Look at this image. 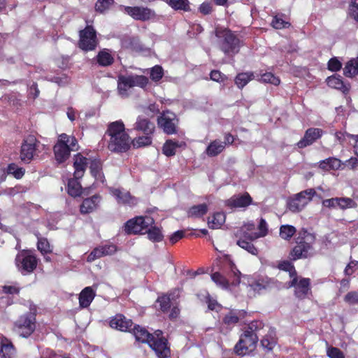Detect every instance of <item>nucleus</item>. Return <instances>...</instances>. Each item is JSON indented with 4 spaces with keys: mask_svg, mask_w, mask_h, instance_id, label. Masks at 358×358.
<instances>
[{
    "mask_svg": "<svg viewBox=\"0 0 358 358\" xmlns=\"http://www.w3.org/2000/svg\"><path fill=\"white\" fill-rule=\"evenodd\" d=\"M106 134L110 136L108 148L114 152H125L131 147V138L124 123L119 120L108 124Z\"/></svg>",
    "mask_w": 358,
    "mask_h": 358,
    "instance_id": "nucleus-1",
    "label": "nucleus"
},
{
    "mask_svg": "<svg viewBox=\"0 0 358 358\" xmlns=\"http://www.w3.org/2000/svg\"><path fill=\"white\" fill-rule=\"evenodd\" d=\"M215 35L219 39L220 49L225 55L233 57L239 52L241 41L232 31L217 26Z\"/></svg>",
    "mask_w": 358,
    "mask_h": 358,
    "instance_id": "nucleus-2",
    "label": "nucleus"
},
{
    "mask_svg": "<svg viewBox=\"0 0 358 358\" xmlns=\"http://www.w3.org/2000/svg\"><path fill=\"white\" fill-rule=\"evenodd\" d=\"M315 241V236L306 229L299 232L296 238V245L292 249L291 256L292 259L296 260L301 258L312 257L315 253L313 244Z\"/></svg>",
    "mask_w": 358,
    "mask_h": 358,
    "instance_id": "nucleus-3",
    "label": "nucleus"
},
{
    "mask_svg": "<svg viewBox=\"0 0 358 358\" xmlns=\"http://www.w3.org/2000/svg\"><path fill=\"white\" fill-rule=\"evenodd\" d=\"M227 276L220 272H215L211 274L212 280L222 289H228L229 285L236 286L241 282V272L236 266L231 261H229L226 264L224 271Z\"/></svg>",
    "mask_w": 358,
    "mask_h": 358,
    "instance_id": "nucleus-4",
    "label": "nucleus"
},
{
    "mask_svg": "<svg viewBox=\"0 0 358 358\" xmlns=\"http://www.w3.org/2000/svg\"><path fill=\"white\" fill-rule=\"evenodd\" d=\"M78 148V141L74 136L62 134L54 146L56 160L59 163L64 162L69 158L71 151L77 150Z\"/></svg>",
    "mask_w": 358,
    "mask_h": 358,
    "instance_id": "nucleus-5",
    "label": "nucleus"
},
{
    "mask_svg": "<svg viewBox=\"0 0 358 358\" xmlns=\"http://www.w3.org/2000/svg\"><path fill=\"white\" fill-rule=\"evenodd\" d=\"M148 83V79L145 76L138 75H119L117 76V90L122 96L127 95L129 89L137 86L145 87Z\"/></svg>",
    "mask_w": 358,
    "mask_h": 358,
    "instance_id": "nucleus-6",
    "label": "nucleus"
},
{
    "mask_svg": "<svg viewBox=\"0 0 358 358\" xmlns=\"http://www.w3.org/2000/svg\"><path fill=\"white\" fill-rule=\"evenodd\" d=\"M37 259L30 250H22L15 257V264L22 275L31 273L37 266Z\"/></svg>",
    "mask_w": 358,
    "mask_h": 358,
    "instance_id": "nucleus-7",
    "label": "nucleus"
},
{
    "mask_svg": "<svg viewBox=\"0 0 358 358\" xmlns=\"http://www.w3.org/2000/svg\"><path fill=\"white\" fill-rule=\"evenodd\" d=\"M154 224V219L150 216L136 217L127 222L125 224V231L127 234H144L148 227L153 225Z\"/></svg>",
    "mask_w": 358,
    "mask_h": 358,
    "instance_id": "nucleus-8",
    "label": "nucleus"
},
{
    "mask_svg": "<svg viewBox=\"0 0 358 358\" xmlns=\"http://www.w3.org/2000/svg\"><path fill=\"white\" fill-rule=\"evenodd\" d=\"M315 193V190L310 188L296 194L287 203L289 210L293 213L301 211L312 200Z\"/></svg>",
    "mask_w": 358,
    "mask_h": 358,
    "instance_id": "nucleus-9",
    "label": "nucleus"
},
{
    "mask_svg": "<svg viewBox=\"0 0 358 358\" xmlns=\"http://www.w3.org/2000/svg\"><path fill=\"white\" fill-rule=\"evenodd\" d=\"M258 340V335L250 334L249 331H244L239 341L235 345L236 353L238 355H245L248 352L253 351L256 348Z\"/></svg>",
    "mask_w": 358,
    "mask_h": 358,
    "instance_id": "nucleus-10",
    "label": "nucleus"
},
{
    "mask_svg": "<svg viewBox=\"0 0 358 358\" xmlns=\"http://www.w3.org/2000/svg\"><path fill=\"white\" fill-rule=\"evenodd\" d=\"M36 329V318L33 315H22L15 322V330L22 337L28 338Z\"/></svg>",
    "mask_w": 358,
    "mask_h": 358,
    "instance_id": "nucleus-11",
    "label": "nucleus"
},
{
    "mask_svg": "<svg viewBox=\"0 0 358 358\" xmlns=\"http://www.w3.org/2000/svg\"><path fill=\"white\" fill-rule=\"evenodd\" d=\"M79 36V47L83 50H93L98 45L96 31L92 26H87L80 31Z\"/></svg>",
    "mask_w": 358,
    "mask_h": 358,
    "instance_id": "nucleus-12",
    "label": "nucleus"
},
{
    "mask_svg": "<svg viewBox=\"0 0 358 358\" xmlns=\"http://www.w3.org/2000/svg\"><path fill=\"white\" fill-rule=\"evenodd\" d=\"M39 141L34 136H28L22 143L20 159L24 163H29L34 158Z\"/></svg>",
    "mask_w": 358,
    "mask_h": 358,
    "instance_id": "nucleus-13",
    "label": "nucleus"
},
{
    "mask_svg": "<svg viewBox=\"0 0 358 358\" xmlns=\"http://www.w3.org/2000/svg\"><path fill=\"white\" fill-rule=\"evenodd\" d=\"M178 120L175 113L166 111L157 118V124L166 134H173L177 132Z\"/></svg>",
    "mask_w": 358,
    "mask_h": 358,
    "instance_id": "nucleus-14",
    "label": "nucleus"
},
{
    "mask_svg": "<svg viewBox=\"0 0 358 358\" xmlns=\"http://www.w3.org/2000/svg\"><path fill=\"white\" fill-rule=\"evenodd\" d=\"M289 285L294 287V295L299 299H304L311 292L310 278L295 276Z\"/></svg>",
    "mask_w": 358,
    "mask_h": 358,
    "instance_id": "nucleus-15",
    "label": "nucleus"
},
{
    "mask_svg": "<svg viewBox=\"0 0 358 358\" xmlns=\"http://www.w3.org/2000/svg\"><path fill=\"white\" fill-rule=\"evenodd\" d=\"M124 12L136 20L146 21L155 16L151 9L142 6H124Z\"/></svg>",
    "mask_w": 358,
    "mask_h": 358,
    "instance_id": "nucleus-16",
    "label": "nucleus"
},
{
    "mask_svg": "<svg viewBox=\"0 0 358 358\" xmlns=\"http://www.w3.org/2000/svg\"><path fill=\"white\" fill-rule=\"evenodd\" d=\"M258 238V236L255 233H245L243 236H240L237 240V245L244 249L249 253L257 255L258 250L253 245L252 242Z\"/></svg>",
    "mask_w": 358,
    "mask_h": 358,
    "instance_id": "nucleus-17",
    "label": "nucleus"
},
{
    "mask_svg": "<svg viewBox=\"0 0 358 358\" xmlns=\"http://www.w3.org/2000/svg\"><path fill=\"white\" fill-rule=\"evenodd\" d=\"M323 134V131L319 128L308 129L303 137L297 143L299 148H304L312 145L315 141L319 139Z\"/></svg>",
    "mask_w": 358,
    "mask_h": 358,
    "instance_id": "nucleus-18",
    "label": "nucleus"
},
{
    "mask_svg": "<svg viewBox=\"0 0 358 358\" xmlns=\"http://www.w3.org/2000/svg\"><path fill=\"white\" fill-rule=\"evenodd\" d=\"M149 345L155 352L159 358H166L170 354V350L167 346V341L164 338H156L154 336Z\"/></svg>",
    "mask_w": 358,
    "mask_h": 358,
    "instance_id": "nucleus-19",
    "label": "nucleus"
},
{
    "mask_svg": "<svg viewBox=\"0 0 358 358\" xmlns=\"http://www.w3.org/2000/svg\"><path fill=\"white\" fill-rule=\"evenodd\" d=\"M133 322L127 319L122 314H117L110 321V326L121 331H131L133 327Z\"/></svg>",
    "mask_w": 358,
    "mask_h": 358,
    "instance_id": "nucleus-20",
    "label": "nucleus"
},
{
    "mask_svg": "<svg viewBox=\"0 0 358 358\" xmlns=\"http://www.w3.org/2000/svg\"><path fill=\"white\" fill-rule=\"evenodd\" d=\"M112 194L116 198L119 203L134 206L137 203L136 198L131 196L130 193L125 189H113Z\"/></svg>",
    "mask_w": 358,
    "mask_h": 358,
    "instance_id": "nucleus-21",
    "label": "nucleus"
},
{
    "mask_svg": "<svg viewBox=\"0 0 358 358\" xmlns=\"http://www.w3.org/2000/svg\"><path fill=\"white\" fill-rule=\"evenodd\" d=\"M134 129L142 131L145 135H152L155 131V126L153 122L148 118L138 117L134 124Z\"/></svg>",
    "mask_w": 358,
    "mask_h": 358,
    "instance_id": "nucleus-22",
    "label": "nucleus"
},
{
    "mask_svg": "<svg viewBox=\"0 0 358 358\" xmlns=\"http://www.w3.org/2000/svg\"><path fill=\"white\" fill-rule=\"evenodd\" d=\"M87 164V158L83 157L80 154L75 155L73 163L75 171L73 176L76 179H80L83 176Z\"/></svg>",
    "mask_w": 358,
    "mask_h": 358,
    "instance_id": "nucleus-23",
    "label": "nucleus"
},
{
    "mask_svg": "<svg viewBox=\"0 0 358 358\" xmlns=\"http://www.w3.org/2000/svg\"><path fill=\"white\" fill-rule=\"evenodd\" d=\"M252 198L248 194L241 196H234L226 201V205L231 208H242L248 206L250 204Z\"/></svg>",
    "mask_w": 358,
    "mask_h": 358,
    "instance_id": "nucleus-24",
    "label": "nucleus"
},
{
    "mask_svg": "<svg viewBox=\"0 0 358 358\" xmlns=\"http://www.w3.org/2000/svg\"><path fill=\"white\" fill-rule=\"evenodd\" d=\"M99 202L100 196L97 195L84 199L80 207V213L82 214H89L93 212L97 208Z\"/></svg>",
    "mask_w": 358,
    "mask_h": 358,
    "instance_id": "nucleus-25",
    "label": "nucleus"
},
{
    "mask_svg": "<svg viewBox=\"0 0 358 358\" xmlns=\"http://www.w3.org/2000/svg\"><path fill=\"white\" fill-rule=\"evenodd\" d=\"M244 310H233L229 311L223 317V323L227 327H231L237 324L240 319L243 318L245 315Z\"/></svg>",
    "mask_w": 358,
    "mask_h": 358,
    "instance_id": "nucleus-26",
    "label": "nucleus"
},
{
    "mask_svg": "<svg viewBox=\"0 0 358 358\" xmlns=\"http://www.w3.org/2000/svg\"><path fill=\"white\" fill-rule=\"evenodd\" d=\"M136 340L141 343H150L153 339L154 335L149 333L145 329L140 326H134L131 329Z\"/></svg>",
    "mask_w": 358,
    "mask_h": 358,
    "instance_id": "nucleus-27",
    "label": "nucleus"
},
{
    "mask_svg": "<svg viewBox=\"0 0 358 358\" xmlns=\"http://www.w3.org/2000/svg\"><path fill=\"white\" fill-rule=\"evenodd\" d=\"M327 83L330 87L341 90L344 94L348 93L350 90L349 85L345 84L339 76L334 75L328 77Z\"/></svg>",
    "mask_w": 358,
    "mask_h": 358,
    "instance_id": "nucleus-28",
    "label": "nucleus"
},
{
    "mask_svg": "<svg viewBox=\"0 0 358 358\" xmlns=\"http://www.w3.org/2000/svg\"><path fill=\"white\" fill-rule=\"evenodd\" d=\"M90 169L92 175L96 181L104 182L105 178L102 172V163L100 159H94L90 162Z\"/></svg>",
    "mask_w": 358,
    "mask_h": 358,
    "instance_id": "nucleus-29",
    "label": "nucleus"
},
{
    "mask_svg": "<svg viewBox=\"0 0 358 358\" xmlns=\"http://www.w3.org/2000/svg\"><path fill=\"white\" fill-rule=\"evenodd\" d=\"M95 294L90 287H87L83 289L79 296L80 306L82 308L88 307L94 299Z\"/></svg>",
    "mask_w": 358,
    "mask_h": 358,
    "instance_id": "nucleus-30",
    "label": "nucleus"
},
{
    "mask_svg": "<svg viewBox=\"0 0 358 358\" xmlns=\"http://www.w3.org/2000/svg\"><path fill=\"white\" fill-rule=\"evenodd\" d=\"M225 148L224 143L220 140L213 141L207 147L206 153L209 157H215L220 154Z\"/></svg>",
    "mask_w": 358,
    "mask_h": 358,
    "instance_id": "nucleus-31",
    "label": "nucleus"
},
{
    "mask_svg": "<svg viewBox=\"0 0 358 358\" xmlns=\"http://www.w3.org/2000/svg\"><path fill=\"white\" fill-rule=\"evenodd\" d=\"M225 215L223 213H215L208 219V225L211 229H219L225 222Z\"/></svg>",
    "mask_w": 358,
    "mask_h": 358,
    "instance_id": "nucleus-32",
    "label": "nucleus"
},
{
    "mask_svg": "<svg viewBox=\"0 0 358 358\" xmlns=\"http://www.w3.org/2000/svg\"><path fill=\"white\" fill-rule=\"evenodd\" d=\"M341 166V162L337 158L329 157L320 162L319 167L323 170H337Z\"/></svg>",
    "mask_w": 358,
    "mask_h": 358,
    "instance_id": "nucleus-33",
    "label": "nucleus"
},
{
    "mask_svg": "<svg viewBox=\"0 0 358 358\" xmlns=\"http://www.w3.org/2000/svg\"><path fill=\"white\" fill-rule=\"evenodd\" d=\"M78 180L74 177L68 181L67 192L71 196L76 197L81 194L82 187Z\"/></svg>",
    "mask_w": 358,
    "mask_h": 358,
    "instance_id": "nucleus-34",
    "label": "nucleus"
},
{
    "mask_svg": "<svg viewBox=\"0 0 358 358\" xmlns=\"http://www.w3.org/2000/svg\"><path fill=\"white\" fill-rule=\"evenodd\" d=\"M253 79H255V75L252 72L241 73L236 76L235 83L238 88L242 89Z\"/></svg>",
    "mask_w": 358,
    "mask_h": 358,
    "instance_id": "nucleus-35",
    "label": "nucleus"
},
{
    "mask_svg": "<svg viewBox=\"0 0 358 358\" xmlns=\"http://www.w3.org/2000/svg\"><path fill=\"white\" fill-rule=\"evenodd\" d=\"M182 143L177 141L167 140L163 146V153L167 156H173L176 154V149L180 148Z\"/></svg>",
    "mask_w": 358,
    "mask_h": 358,
    "instance_id": "nucleus-36",
    "label": "nucleus"
},
{
    "mask_svg": "<svg viewBox=\"0 0 358 358\" xmlns=\"http://www.w3.org/2000/svg\"><path fill=\"white\" fill-rule=\"evenodd\" d=\"M146 233L148 234V238L152 242H160L164 237L159 228L153 225L148 227L145 231V234Z\"/></svg>",
    "mask_w": 358,
    "mask_h": 358,
    "instance_id": "nucleus-37",
    "label": "nucleus"
},
{
    "mask_svg": "<svg viewBox=\"0 0 358 358\" xmlns=\"http://www.w3.org/2000/svg\"><path fill=\"white\" fill-rule=\"evenodd\" d=\"M152 141V135L144 134V136L136 137L132 141L131 140V145H132L134 148H139L151 145Z\"/></svg>",
    "mask_w": 358,
    "mask_h": 358,
    "instance_id": "nucleus-38",
    "label": "nucleus"
},
{
    "mask_svg": "<svg viewBox=\"0 0 358 358\" xmlns=\"http://www.w3.org/2000/svg\"><path fill=\"white\" fill-rule=\"evenodd\" d=\"M343 73L345 76L352 78L358 73V62L356 59L348 62L343 69Z\"/></svg>",
    "mask_w": 358,
    "mask_h": 358,
    "instance_id": "nucleus-39",
    "label": "nucleus"
},
{
    "mask_svg": "<svg viewBox=\"0 0 358 358\" xmlns=\"http://www.w3.org/2000/svg\"><path fill=\"white\" fill-rule=\"evenodd\" d=\"M207 211L208 206L206 203L193 206L188 210V216L200 217L205 215Z\"/></svg>",
    "mask_w": 358,
    "mask_h": 358,
    "instance_id": "nucleus-40",
    "label": "nucleus"
},
{
    "mask_svg": "<svg viewBox=\"0 0 358 358\" xmlns=\"http://www.w3.org/2000/svg\"><path fill=\"white\" fill-rule=\"evenodd\" d=\"M112 55L106 50L100 51L97 55V62L103 66H110L113 63Z\"/></svg>",
    "mask_w": 358,
    "mask_h": 358,
    "instance_id": "nucleus-41",
    "label": "nucleus"
},
{
    "mask_svg": "<svg viewBox=\"0 0 358 358\" xmlns=\"http://www.w3.org/2000/svg\"><path fill=\"white\" fill-rule=\"evenodd\" d=\"M166 2L176 10L188 11L189 10L188 0H166Z\"/></svg>",
    "mask_w": 358,
    "mask_h": 358,
    "instance_id": "nucleus-42",
    "label": "nucleus"
},
{
    "mask_svg": "<svg viewBox=\"0 0 358 358\" xmlns=\"http://www.w3.org/2000/svg\"><path fill=\"white\" fill-rule=\"evenodd\" d=\"M296 231V228L292 225H282L280 228V236L285 240H289Z\"/></svg>",
    "mask_w": 358,
    "mask_h": 358,
    "instance_id": "nucleus-43",
    "label": "nucleus"
},
{
    "mask_svg": "<svg viewBox=\"0 0 358 358\" xmlns=\"http://www.w3.org/2000/svg\"><path fill=\"white\" fill-rule=\"evenodd\" d=\"M14 352V348L10 343L6 341L1 343L0 356L1 358H11Z\"/></svg>",
    "mask_w": 358,
    "mask_h": 358,
    "instance_id": "nucleus-44",
    "label": "nucleus"
},
{
    "mask_svg": "<svg viewBox=\"0 0 358 358\" xmlns=\"http://www.w3.org/2000/svg\"><path fill=\"white\" fill-rule=\"evenodd\" d=\"M114 3V0H98L95 4V10L100 13H104Z\"/></svg>",
    "mask_w": 358,
    "mask_h": 358,
    "instance_id": "nucleus-45",
    "label": "nucleus"
},
{
    "mask_svg": "<svg viewBox=\"0 0 358 358\" xmlns=\"http://www.w3.org/2000/svg\"><path fill=\"white\" fill-rule=\"evenodd\" d=\"M357 206L355 201L350 199L346 197H337V207H339L341 209H346L350 208H355Z\"/></svg>",
    "mask_w": 358,
    "mask_h": 358,
    "instance_id": "nucleus-46",
    "label": "nucleus"
},
{
    "mask_svg": "<svg viewBox=\"0 0 358 358\" xmlns=\"http://www.w3.org/2000/svg\"><path fill=\"white\" fill-rule=\"evenodd\" d=\"M7 172L8 174L13 175L15 178L20 179L24 176L25 171L15 164H10L8 166Z\"/></svg>",
    "mask_w": 358,
    "mask_h": 358,
    "instance_id": "nucleus-47",
    "label": "nucleus"
},
{
    "mask_svg": "<svg viewBox=\"0 0 358 358\" xmlns=\"http://www.w3.org/2000/svg\"><path fill=\"white\" fill-rule=\"evenodd\" d=\"M38 250L42 254H48L52 252L51 246L48 241V240L45 238H39L37 243Z\"/></svg>",
    "mask_w": 358,
    "mask_h": 358,
    "instance_id": "nucleus-48",
    "label": "nucleus"
},
{
    "mask_svg": "<svg viewBox=\"0 0 358 358\" xmlns=\"http://www.w3.org/2000/svg\"><path fill=\"white\" fill-rule=\"evenodd\" d=\"M264 327V324L262 322L259 320L252 321L251 323L248 324L245 331H249L250 334H253L255 335H257V332L262 329Z\"/></svg>",
    "mask_w": 358,
    "mask_h": 358,
    "instance_id": "nucleus-49",
    "label": "nucleus"
},
{
    "mask_svg": "<svg viewBox=\"0 0 358 358\" xmlns=\"http://www.w3.org/2000/svg\"><path fill=\"white\" fill-rule=\"evenodd\" d=\"M260 80L263 83H271L274 85H278L280 83V79L270 72L262 74Z\"/></svg>",
    "mask_w": 358,
    "mask_h": 358,
    "instance_id": "nucleus-50",
    "label": "nucleus"
},
{
    "mask_svg": "<svg viewBox=\"0 0 358 358\" xmlns=\"http://www.w3.org/2000/svg\"><path fill=\"white\" fill-rule=\"evenodd\" d=\"M164 75V70L159 65L155 66L150 71V78L155 82H158L162 79Z\"/></svg>",
    "mask_w": 358,
    "mask_h": 358,
    "instance_id": "nucleus-51",
    "label": "nucleus"
},
{
    "mask_svg": "<svg viewBox=\"0 0 358 358\" xmlns=\"http://www.w3.org/2000/svg\"><path fill=\"white\" fill-rule=\"evenodd\" d=\"M157 303L159 304L162 311L167 312L171 307L170 298L166 295L158 297Z\"/></svg>",
    "mask_w": 358,
    "mask_h": 358,
    "instance_id": "nucleus-52",
    "label": "nucleus"
},
{
    "mask_svg": "<svg viewBox=\"0 0 358 358\" xmlns=\"http://www.w3.org/2000/svg\"><path fill=\"white\" fill-rule=\"evenodd\" d=\"M271 25L273 26V28L280 29L288 27L290 25V24L288 22L283 20L278 15H275L273 17L272 20Z\"/></svg>",
    "mask_w": 358,
    "mask_h": 358,
    "instance_id": "nucleus-53",
    "label": "nucleus"
},
{
    "mask_svg": "<svg viewBox=\"0 0 358 358\" xmlns=\"http://www.w3.org/2000/svg\"><path fill=\"white\" fill-rule=\"evenodd\" d=\"M345 303L350 306L358 305V292L352 291L344 296Z\"/></svg>",
    "mask_w": 358,
    "mask_h": 358,
    "instance_id": "nucleus-54",
    "label": "nucleus"
},
{
    "mask_svg": "<svg viewBox=\"0 0 358 358\" xmlns=\"http://www.w3.org/2000/svg\"><path fill=\"white\" fill-rule=\"evenodd\" d=\"M327 355L329 358H345L343 352L338 348H327Z\"/></svg>",
    "mask_w": 358,
    "mask_h": 358,
    "instance_id": "nucleus-55",
    "label": "nucleus"
},
{
    "mask_svg": "<svg viewBox=\"0 0 358 358\" xmlns=\"http://www.w3.org/2000/svg\"><path fill=\"white\" fill-rule=\"evenodd\" d=\"M349 15L356 21H358V0H350Z\"/></svg>",
    "mask_w": 358,
    "mask_h": 358,
    "instance_id": "nucleus-56",
    "label": "nucleus"
},
{
    "mask_svg": "<svg viewBox=\"0 0 358 358\" xmlns=\"http://www.w3.org/2000/svg\"><path fill=\"white\" fill-rule=\"evenodd\" d=\"M258 229L259 230V233H255L258 236V238L260 237H264L268 234V225L266 220L263 218L260 219Z\"/></svg>",
    "mask_w": 358,
    "mask_h": 358,
    "instance_id": "nucleus-57",
    "label": "nucleus"
},
{
    "mask_svg": "<svg viewBox=\"0 0 358 358\" xmlns=\"http://www.w3.org/2000/svg\"><path fill=\"white\" fill-rule=\"evenodd\" d=\"M341 67L342 64L336 57L330 59L328 62V69L331 71H338Z\"/></svg>",
    "mask_w": 358,
    "mask_h": 358,
    "instance_id": "nucleus-58",
    "label": "nucleus"
},
{
    "mask_svg": "<svg viewBox=\"0 0 358 358\" xmlns=\"http://www.w3.org/2000/svg\"><path fill=\"white\" fill-rule=\"evenodd\" d=\"M128 47L135 51H141L142 50L141 45L137 38H130L128 39Z\"/></svg>",
    "mask_w": 358,
    "mask_h": 358,
    "instance_id": "nucleus-59",
    "label": "nucleus"
},
{
    "mask_svg": "<svg viewBox=\"0 0 358 358\" xmlns=\"http://www.w3.org/2000/svg\"><path fill=\"white\" fill-rule=\"evenodd\" d=\"M199 10L203 15L210 14L211 12L213 11V6L211 3L208 1L202 3L199 8Z\"/></svg>",
    "mask_w": 358,
    "mask_h": 358,
    "instance_id": "nucleus-60",
    "label": "nucleus"
},
{
    "mask_svg": "<svg viewBox=\"0 0 358 358\" xmlns=\"http://www.w3.org/2000/svg\"><path fill=\"white\" fill-rule=\"evenodd\" d=\"M255 229V224L253 222L245 224L239 230V236H243L245 232L256 233L254 231Z\"/></svg>",
    "mask_w": 358,
    "mask_h": 358,
    "instance_id": "nucleus-61",
    "label": "nucleus"
},
{
    "mask_svg": "<svg viewBox=\"0 0 358 358\" xmlns=\"http://www.w3.org/2000/svg\"><path fill=\"white\" fill-rule=\"evenodd\" d=\"M210 78L216 82H222L224 79V75L222 74L220 71L217 70H213L210 72Z\"/></svg>",
    "mask_w": 358,
    "mask_h": 358,
    "instance_id": "nucleus-62",
    "label": "nucleus"
},
{
    "mask_svg": "<svg viewBox=\"0 0 358 358\" xmlns=\"http://www.w3.org/2000/svg\"><path fill=\"white\" fill-rule=\"evenodd\" d=\"M102 252H104V256L111 255L116 251V247L115 245H105L101 246Z\"/></svg>",
    "mask_w": 358,
    "mask_h": 358,
    "instance_id": "nucleus-63",
    "label": "nucleus"
},
{
    "mask_svg": "<svg viewBox=\"0 0 358 358\" xmlns=\"http://www.w3.org/2000/svg\"><path fill=\"white\" fill-rule=\"evenodd\" d=\"M250 288L254 292L259 293L262 290L265 289V286L259 281H255L250 285Z\"/></svg>",
    "mask_w": 358,
    "mask_h": 358,
    "instance_id": "nucleus-64",
    "label": "nucleus"
}]
</instances>
